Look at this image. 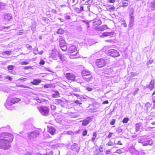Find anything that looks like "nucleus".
<instances>
[{"label": "nucleus", "mask_w": 155, "mask_h": 155, "mask_svg": "<svg viewBox=\"0 0 155 155\" xmlns=\"http://www.w3.org/2000/svg\"><path fill=\"white\" fill-rule=\"evenodd\" d=\"M26 135L28 140L34 141L36 140L40 136V132L39 130H35L27 133Z\"/></svg>", "instance_id": "obj_1"}, {"label": "nucleus", "mask_w": 155, "mask_h": 155, "mask_svg": "<svg viewBox=\"0 0 155 155\" xmlns=\"http://www.w3.org/2000/svg\"><path fill=\"white\" fill-rule=\"evenodd\" d=\"M12 142L6 140H0V149L4 150L9 149L11 147L10 143Z\"/></svg>", "instance_id": "obj_2"}, {"label": "nucleus", "mask_w": 155, "mask_h": 155, "mask_svg": "<svg viewBox=\"0 0 155 155\" xmlns=\"http://www.w3.org/2000/svg\"><path fill=\"white\" fill-rule=\"evenodd\" d=\"M14 137L12 135L8 132H3L0 134V140H6L12 142Z\"/></svg>", "instance_id": "obj_3"}, {"label": "nucleus", "mask_w": 155, "mask_h": 155, "mask_svg": "<svg viewBox=\"0 0 155 155\" xmlns=\"http://www.w3.org/2000/svg\"><path fill=\"white\" fill-rule=\"evenodd\" d=\"M41 114L45 116H48L49 114V110L47 107H41L39 110Z\"/></svg>", "instance_id": "obj_4"}, {"label": "nucleus", "mask_w": 155, "mask_h": 155, "mask_svg": "<svg viewBox=\"0 0 155 155\" xmlns=\"http://www.w3.org/2000/svg\"><path fill=\"white\" fill-rule=\"evenodd\" d=\"M108 54L109 55L114 58L118 57L120 55L119 52L117 50L113 49L108 50Z\"/></svg>", "instance_id": "obj_5"}, {"label": "nucleus", "mask_w": 155, "mask_h": 155, "mask_svg": "<svg viewBox=\"0 0 155 155\" xmlns=\"http://www.w3.org/2000/svg\"><path fill=\"white\" fill-rule=\"evenodd\" d=\"M68 52L72 54L70 55L71 58L72 56L78 53L76 47L74 46H71L68 49Z\"/></svg>", "instance_id": "obj_6"}, {"label": "nucleus", "mask_w": 155, "mask_h": 155, "mask_svg": "<svg viewBox=\"0 0 155 155\" xmlns=\"http://www.w3.org/2000/svg\"><path fill=\"white\" fill-rule=\"evenodd\" d=\"M96 63L98 67L101 68L105 65V61L103 59H98L97 60Z\"/></svg>", "instance_id": "obj_7"}, {"label": "nucleus", "mask_w": 155, "mask_h": 155, "mask_svg": "<svg viewBox=\"0 0 155 155\" xmlns=\"http://www.w3.org/2000/svg\"><path fill=\"white\" fill-rule=\"evenodd\" d=\"M145 141H140L143 146L151 145L153 143L152 139L150 138H146Z\"/></svg>", "instance_id": "obj_8"}, {"label": "nucleus", "mask_w": 155, "mask_h": 155, "mask_svg": "<svg viewBox=\"0 0 155 155\" xmlns=\"http://www.w3.org/2000/svg\"><path fill=\"white\" fill-rule=\"evenodd\" d=\"M13 104H14L13 102L12 101L11 99L10 100H7L5 104V105L7 109L9 110H12L13 108L10 106Z\"/></svg>", "instance_id": "obj_9"}, {"label": "nucleus", "mask_w": 155, "mask_h": 155, "mask_svg": "<svg viewBox=\"0 0 155 155\" xmlns=\"http://www.w3.org/2000/svg\"><path fill=\"white\" fill-rule=\"evenodd\" d=\"M66 77L69 80L74 81L75 78V76L72 73H67L65 74Z\"/></svg>", "instance_id": "obj_10"}, {"label": "nucleus", "mask_w": 155, "mask_h": 155, "mask_svg": "<svg viewBox=\"0 0 155 155\" xmlns=\"http://www.w3.org/2000/svg\"><path fill=\"white\" fill-rule=\"evenodd\" d=\"M60 54L57 51L55 50H53L51 54V56L54 59H56L57 56H58V54Z\"/></svg>", "instance_id": "obj_11"}, {"label": "nucleus", "mask_w": 155, "mask_h": 155, "mask_svg": "<svg viewBox=\"0 0 155 155\" xmlns=\"http://www.w3.org/2000/svg\"><path fill=\"white\" fill-rule=\"evenodd\" d=\"M91 121V118L90 117H88L86 119L82 121L83 125L86 126Z\"/></svg>", "instance_id": "obj_12"}, {"label": "nucleus", "mask_w": 155, "mask_h": 155, "mask_svg": "<svg viewBox=\"0 0 155 155\" xmlns=\"http://www.w3.org/2000/svg\"><path fill=\"white\" fill-rule=\"evenodd\" d=\"M108 28L106 25H104L102 26H100L99 27L97 26L95 28L96 30L101 31H104Z\"/></svg>", "instance_id": "obj_13"}, {"label": "nucleus", "mask_w": 155, "mask_h": 155, "mask_svg": "<svg viewBox=\"0 0 155 155\" xmlns=\"http://www.w3.org/2000/svg\"><path fill=\"white\" fill-rule=\"evenodd\" d=\"M78 145L77 143H74L71 146V149L72 150H75L77 153H78L80 150L79 148H77Z\"/></svg>", "instance_id": "obj_14"}, {"label": "nucleus", "mask_w": 155, "mask_h": 155, "mask_svg": "<svg viewBox=\"0 0 155 155\" xmlns=\"http://www.w3.org/2000/svg\"><path fill=\"white\" fill-rule=\"evenodd\" d=\"M48 132L51 135H54L55 133V129L54 127H48Z\"/></svg>", "instance_id": "obj_15"}, {"label": "nucleus", "mask_w": 155, "mask_h": 155, "mask_svg": "<svg viewBox=\"0 0 155 155\" xmlns=\"http://www.w3.org/2000/svg\"><path fill=\"white\" fill-rule=\"evenodd\" d=\"M130 152L133 155H137L138 154V151L136 150L134 147H131L130 149Z\"/></svg>", "instance_id": "obj_16"}, {"label": "nucleus", "mask_w": 155, "mask_h": 155, "mask_svg": "<svg viewBox=\"0 0 155 155\" xmlns=\"http://www.w3.org/2000/svg\"><path fill=\"white\" fill-rule=\"evenodd\" d=\"M83 79L87 82H89L91 81H92L93 77L91 74L88 75V76H87L85 77H84Z\"/></svg>", "instance_id": "obj_17"}, {"label": "nucleus", "mask_w": 155, "mask_h": 155, "mask_svg": "<svg viewBox=\"0 0 155 155\" xmlns=\"http://www.w3.org/2000/svg\"><path fill=\"white\" fill-rule=\"evenodd\" d=\"M134 16H131L130 17V21L129 22V26L131 27H132L134 25Z\"/></svg>", "instance_id": "obj_18"}, {"label": "nucleus", "mask_w": 155, "mask_h": 155, "mask_svg": "<svg viewBox=\"0 0 155 155\" xmlns=\"http://www.w3.org/2000/svg\"><path fill=\"white\" fill-rule=\"evenodd\" d=\"M41 81V80L40 79H34L33 81L31 82V83L33 85H38Z\"/></svg>", "instance_id": "obj_19"}, {"label": "nucleus", "mask_w": 155, "mask_h": 155, "mask_svg": "<svg viewBox=\"0 0 155 155\" xmlns=\"http://www.w3.org/2000/svg\"><path fill=\"white\" fill-rule=\"evenodd\" d=\"M142 126V124L141 123L139 122L135 124L136 132H137L140 130V128Z\"/></svg>", "instance_id": "obj_20"}, {"label": "nucleus", "mask_w": 155, "mask_h": 155, "mask_svg": "<svg viewBox=\"0 0 155 155\" xmlns=\"http://www.w3.org/2000/svg\"><path fill=\"white\" fill-rule=\"evenodd\" d=\"M101 24V20L98 19H95L94 20L93 22V25L95 26L96 25H100Z\"/></svg>", "instance_id": "obj_21"}, {"label": "nucleus", "mask_w": 155, "mask_h": 155, "mask_svg": "<svg viewBox=\"0 0 155 155\" xmlns=\"http://www.w3.org/2000/svg\"><path fill=\"white\" fill-rule=\"evenodd\" d=\"M151 106V104H150L149 102L147 103L145 106V107L146 109V111L147 112H150L151 109H150V108Z\"/></svg>", "instance_id": "obj_22"}, {"label": "nucleus", "mask_w": 155, "mask_h": 155, "mask_svg": "<svg viewBox=\"0 0 155 155\" xmlns=\"http://www.w3.org/2000/svg\"><path fill=\"white\" fill-rule=\"evenodd\" d=\"M12 16L10 13H7L5 14L4 16V19L7 21H9L12 19Z\"/></svg>", "instance_id": "obj_23"}, {"label": "nucleus", "mask_w": 155, "mask_h": 155, "mask_svg": "<svg viewBox=\"0 0 155 155\" xmlns=\"http://www.w3.org/2000/svg\"><path fill=\"white\" fill-rule=\"evenodd\" d=\"M58 57L62 62H64L66 61V58L63 54H59Z\"/></svg>", "instance_id": "obj_24"}, {"label": "nucleus", "mask_w": 155, "mask_h": 155, "mask_svg": "<svg viewBox=\"0 0 155 155\" xmlns=\"http://www.w3.org/2000/svg\"><path fill=\"white\" fill-rule=\"evenodd\" d=\"M59 42V45L60 48L62 47L63 46L66 45L65 41L62 38H61L60 39Z\"/></svg>", "instance_id": "obj_25"}, {"label": "nucleus", "mask_w": 155, "mask_h": 155, "mask_svg": "<svg viewBox=\"0 0 155 155\" xmlns=\"http://www.w3.org/2000/svg\"><path fill=\"white\" fill-rule=\"evenodd\" d=\"M114 34L113 32H104L103 33L102 35L104 36H109L110 37H112Z\"/></svg>", "instance_id": "obj_26"}, {"label": "nucleus", "mask_w": 155, "mask_h": 155, "mask_svg": "<svg viewBox=\"0 0 155 155\" xmlns=\"http://www.w3.org/2000/svg\"><path fill=\"white\" fill-rule=\"evenodd\" d=\"M91 74V72L88 71H83L82 72V75L83 78L88 75Z\"/></svg>", "instance_id": "obj_27"}, {"label": "nucleus", "mask_w": 155, "mask_h": 155, "mask_svg": "<svg viewBox=\"0 0 155 155\" xmlns=\"http://www.w3.org/2000/svg\"><path fill=\"white\" fill-rule=\"evenodd\" d=\"M150 6L152 10H155V0L153 1L150 3Z\"/></svg>", "instance_id": "obj_28"}, {"label": "nucleus", "mask_w": 155, "mask_h": 155, "mask_svg": "<svg viewBox=\"0 0 155 155\" xmlns=\"http://www.w3.org/2000/svg\"><path fill=\"white\" fill-rule=\"evenodd\" d=\"M53 92H54V93L52 94V97L53 98L57 97L59 94V92L58 91H54Z\"/></svg>", "instance_id": "obj_29"}, {"label": "nucleus", "mask_w": 155, "mask_h": 155, "mask_svg": "<svg viewBox=\"0 0 155 155\" xmlns=\"http://www.w3.org/2000/svg\"><path fill=\"white\" fill-rule=\"evenodd\" d=\"M68 2L69 5H73L76 4L77 3V2H76V0H68Z\"/></svg>", "instance_id": "obj_30"}, {"label": "nucleus", "mask_w": 155, "mask_h": 155, "mask_svg": "<svg viewBox=\"0 0 155 155\" xmlns=\"http://www.w3.org/2000/svg\"><path fill=\"white\" fill-rule=\"evenodd\" d=\"M82 21L83 23H85V24L86 25H87V31H88L89 30V28H90V25H89V22L88 21H86L85 20H82Z\"/></svg>", "instance_id": "obj_31"}, {"label": "nucleus", "mask_w": 155, "mask_h": 155, "mask_svg": "<svg viewBox=\"0 0 155 155\" xmlns=\"http://www.w3.org/2000/svg\"><path fill=\"white\" fill-rule=\"evenodd\" d=\"M20 101V99L18 98L14 97L12 99V101L13 102V103H17Z\"/></svg>", "instance_id": "obj_32"}, {"label": "nucleus", "mask_w": 155, "mask_h": 155, "mask_svg": "<svg viewBox=\"0 0 155 155\" xmlns=\"http://www.w3.org/2000/svg\"><path fill=\"white\" fill-rule=\"evenodd\" d=\"M6 7L5 4L3 3H0V11L3 10Z\"/></svg>", "instance_id": "obj_33"}, {"label": "nucleus", "mask_w": 155, "mask_h": 155, "mask_svg": "<svg viewBox=\"0 0 155 155\" xmlns=\"http://www.w3.org/2000/svg\"><path fill=\"white\" fill-rule=\"evenodd\" d=\"M11 52H12V51H3L2 53V54L3 55H5V54H7L8 55H10L11 54Z\"/></svg>", "instance_id": "obj_34"}, {"label": "nucleus", "mask_w": 155, "mask_h": 155, "mask_svg": "<svg viewBox=\"0 0 155 155\" xmlns=\"http://www.w3.org/2000/svg\"><path fill=\"white\" fill-rule=\"evenodd\" d=\"M146 87L147 88H149V89L151 91L154 88V85H152L150 84L147 85Z\"/></svg>", "instance_id": "obj_35"}, {"label": "nucleus", "mask_w": 155, "mask_h": 155, "mask_svg": "<svg viewBox=\"0 0 155 155\" xmlns=\"http://www.w3.org/2000/svg\"><path fill=\"white\" fill-rule=\"evenodd\" d=\"M134 12V10L133 8H131L129 12V15L130 17H131V16H134L133 15V14Z\"/></svg>", "instance_id": "obj_36"}, {"label": "nucleus", "mask_w": 155, "mask_h": 155, "mask_svg": "<svg viewBox=\"0 0 155 155\" xmlns=\"http://www.w3.org/2000/svg\"><path fill=\"white\" fill-rule=\"evenodd\" d=\"M38 48L36 47L34 48V51L33 52V54L35 55H37L38 54Z\"/></svg>", "instance_id": "obj_37"}, {"label": "nucleus", "mask_w": 155, "mask_h": 155, "mask_svg": "<svg viewBox=\"0 0 155 155\" xmlns=\"http://www.w3.org/2000/svg\"><path fill=\"white\" fill-rule=\"evenodd\" d=\"M64 31L61 28L59 29L57 32V33L58 34H62L64 33Z\"/></svg>", "instance_id": "obj_38"}, {"label": "nucleus", "mask_w": 155, "mask_h": 155, "mask_svg": "<svg viewBox=\"0 0 155 155\" xmlns=\"http://www.w3.org/2000/svg\"><path fill=\"white\" fill-rule=\"evenodd\" d=\"M146 139V138H145L144 137H142L138 139V141L139 143H141L140 141H145Z\"/></svg>", "instance_id": "obj_39"}, {"label": "nucleus", "mask_w": 155, "mask_h": 155, "mask_svg": "<svg viewBox=\"0 0 155 155\" xmlns=\"http://www.w3.org/2000/svg\"><path fill=\"white\" fill-rule=\"evenodd\" d=\"M25 46L28 50H31L32 49V46L29 44H26Z\"/></svg>", "instance_id": "obj_40"}, {"label": "nucleus", "mask_w": 155, "mask_h": 155, "mask_svg": "<svg viewBox=\"0 0 155 155\" xmlns=\"http://www.w3.org/2000/svg\"><path fill=\"white\" fill-rule=\"evenodd\" d=\"M129 120V118L127 117L124 118L122 121V122L124 123H127Z\"/></svg>", "instance_id": "obj_41"}, {"label": "nucleus", "mask_w": 155, "mask_h": 155, "mask_svg": "<svg viewBox=\"0 0 155 155\" xmlns=\"http://www.w3.org/2000/svg\"><path fill=\"white\" fill-rule=\"evenodd\" d=\"M7 68L8 70H12L14 69V66L13 65H9L7 67Z\"/></svg>", "instance_id": "obj_42"}, {"label": "nucleus", "mask_w": 155, "mask_h": 155, "mask_svg": "<svg viewBox=\"0 0 155 155\" xmlns=\"http://www.w3.org/2000/svg\"><path fill=\"white\" fill-rule=\"evenodd\" d=\"M61 50L64 51H65L67 49V47L66 45L63 46L62 47H61Z\"/></svg>", "instance_id": "obj_43"}, {"label": "nucleus", "mask_w": 155, "mask_h": 155, "mask_svg": "<svg viewBox=\"0 0 155 155\" xmlns=\"http://www.w3.org/2000/svg\"><path fill=\"white\" fill-rule=\"evenodd\" d=\"M51 87V85L48 84H45L44 86V87L46 88H50Z\"/></svg>", "instance_id": "obj_44"}, {"label": "nucleus", "mask_w": 155, "mask_h": 155, "mask_svg": "<svg viewBox=\"0 0 155 155\" xmlns=\"http://www.w3.org/2000/svg\"><path fill=\"white\" fill-rule=\"evenodd\" d=\"M113 144V142L111 140H110L108 142V143L107 144V145H108L109 146H112Z\"/></svg>", "instance_id": "obj_45"}, {"label": "nucleus", "mask_w": 155, "mask_h": 155, "mask_svg": "<svg viewBox=\"0 0 155 155\" xmlns=\"http://www.w3.org/2000/svg\"><path fill=\"white\" fill-rule=\"evenodd\" d=\"M127 2H123L122 5V7H124V6H127L128 5V1H127Z\"/></svg>", "instance_id": "obj_46"}, {"label": "nucleus", "mask_w": 155, "mask_h": 155, "mask_svg": "<svg viewBox=\"0 0 155 155\" xmlns=\"http://www.w3.org/2000/svg\"><path fill=\"white\" fill-rule=\"evenodd\" d=\"M27 79L25 78H20L18 79V81H25Z\"/></svg>", "instance_id": "obj_47"}, {"label": "nucleus", "mask_w": 155, "mask_h": 155, "mask_svg": "<svg viewBox=\"0 0 155 155\" xmlns=\"http://www.w3.org/2000/svg\"><path fill=\"white\" fill-rule=\"evenodd\" d=\"M150 120H152L153 121L151 122V124L152 125H155V119L151 118Z\"/></svg>", "instance_id": "obj_48"}, {"label": "nucleus", "mask_w": 155, "mask_h": 155, "mask_svg": "<svg viewBox=\"0 0 155 155\" xmlns=\"http://www.w3.org/2000/svg\"><path fill=\"white\" fill-rule=\"evenodd\" d=\"M116 120L114 119H112L110 122V124L111 125H113L114 124Z\"/></svg>", "instance_id": "obj_49"}, {"label": "nucleus", "mask_w": 155, "mask_h": 155, "mask_svg": "<svg viewBox=\"0 0 155 155\" xmlns=\"http://www.w3.org/2000/svg\"><path fill=\"white\" fill-rule=\"evenodd\" d=\"M94 155H100V153L98 150H96L94 152Z\"/></svg>", "instance_id": "obj_50"}, {"label": "nucleus", "mask_w": 155, "mask_h": 155, "mask_svg": "<svg viewBox=\"0 0 155 155\" xmlns=\"http://www.w3.org/2000/svg\"><path fill=\"white\" fill-rule=\"evenodd\" d=\"M42 20L44 21L45 22H48V21L49 19L48 18H44L43 17L42 18Z\"/></svg>", "instance_id": "obj_51"}, {"label": "nucleus", "mask_w": 155, "mask_h": 155, "mask_svg": "<svg viewBox=\"0 0 155 155\" xmlns=\"http://www.w3.org/2000/svg\"><path fill=\"white\" fill-rule=\"evenodd\" d=\"M87 133V131L86 130H85L83 132L82 135L84 136H85Z\"/></svg>", "instance_id": "obj_52"}, {"label": "nucleus", "mask_w": 155, "mask_h": 155, "mask_svg": "<svg viewBox=\"0 0 155 155\" xmlns=\"http://www.w3.org/2000/svg\"><path fill=\"white\" fill-rule=\"evenodd\" d=\"M74 9L75 11L78 13H81V12H80L79 8H74Z\"/></svg>", "instance_id": "obj_53"}, {"label": "nucleus", "mask_w": 155, "mask_h": 155, "mask_svg": "<svg viewBox=\"0 0 155 155\" xmlns=\"http://www.w3.org/2000/svg\"><path fill=\"white\" fill-rule=\"evenodd\" d=\"M51 108L52 110H54L56 108V107L54 105H51Z\"/></svg>", "instance_id": "obj_54"}, {"label": "nucleus", "mask_w": 155, "mask_h": 155, "mask_svg": "<svg viewBox=\"0 0 155 155\" xmlns=\"http://www.w3.org/2000/svg\"><path fill=\"white\" fill-rule=\"evenodd\" d=\"M139 89L138 88H137L135 90V91L133 93V94L134 95H135L137 94V93L138 91L139 90Z\"/></svg>", "instance_id": "obj_55"}, {"label": "nucleus", "mask_w": 155, "mask_h": 155, "mask_svg": "<svg viewBox=\"0 0 155 155\" xmlns=\"http://www.w3.org/2000/svg\"><path fill=\"white\" fill-rule=\"evenodd\" d=\"M29 64L28 62L27 61H23L21 63V64L22 65H27Z\"/></svg>", "instance_id": "obj_56"}, {"label": "nucleus", "mask_w": 155, "mask_h": 155, "mask_svg": "<svg viewBox=\"0 0 155 155\" xmlns=\"http://www.w3.org/2000/svg\"><path fill=\"white\" fill-rule=\"evenodd\" d=\"M86 89L87 90L89 91H92L93 90L92 88L89 87H86Z\"/></svg>", "instance_id": "obj_57"}, {"label": "nucleus", "mask_w": 155, "mask_h": 155, "mask_svg": "<svg viewBox=\"0 0 155 155\" xmlns=\"http://www.w3.org/2000/svg\"><path fill=\"white\" fill-rule=\"evenodd\" d=\"M113 133L111 132H110L109 134L108 135L107 137L108 138H110L111 137L112 135H113Z\"/></svg>", "instance_id": "obj_58"}, {"label": "nucleus", "mask_w": 155, "mask_h": 155, "mask_svg": "<svg viewBox=\"0 0 155 155\" xmlns=\"http://www.w3.org/2000/svg\"><path fill=\"white\" fill-rule=\"evenodd\" d=\"M152 100L153 103H155V95L152 96Z\"/></svg>", "instance_id": "obj_59"}, {"label": "nucleus", "mask_w": 155, "mask_h": 155, "mask_svg": "<svg viewBox=\"0 0 155 155\" xmlns=\"http://www.w3.org/2000/svg\"><path fill=\"white\" fill-rule=\"evenodd\" d=\"M5 78L6 79L9 80L10 81H12V78L10 77L9 76H7Z\"/></svg>", "instance_id": "obj_60"}, {"label": "nucleus", "mask_w": 155, "mask_h": 155, "mask_svg": "<svg viewBox=\"0 0 155 155\" xmlns=\"http://www.w3.org/2000/svg\"><path fill=\"white\" fill-rule=\"evenodd\" d=\"M39 64L40 65H43L44 64L45 61L43 60H41V61H40Z\"/></svg>", "instance_id": "obj_61"}, {"label": "nucleus", "mask_w": 155, "mask_h": 155, "mask_svg": "<svg viewBox=\"0 0 155 155\" xmlns=\"http://www.w3.org/2000/svg\"><path fill=\"white\" fill-rule=\"evenodd\" d=\"M81 12H82L84 10V7L83 6H81L79 8Z\"/></svg>", "instance_id": "obj_62"}, {"label": "nucleus", "mask_w": 155, "mask_h": 155, "mask_svg": "<svg viewBox=\"0 0 155 155\" xmlns=\"http://www.w3.org/2000/svg\"><path fill=\"white\" fill-rule=\"evenodd\" d=\"M51 12L53 14H57V11L55 10L52 9L51 11Z\"/></svg>", "instance_id": "obj_63"}, {"label": "nucleus", "mask_w": 155, "mask_h": 155, "mask_svg": "<svg viewBox=\"0 0 155 155\" xmlns=\"http://www.w3.org/2000/svg\"><path fill=\"white\" fill-rule=\"evenodd\" d=\"M114 144H118L120 145H122V143H121V142L120 140L118 141L117 143H116L114 142Z\"/></svg>", "instance_id": "obj_64"}]
</instances>
